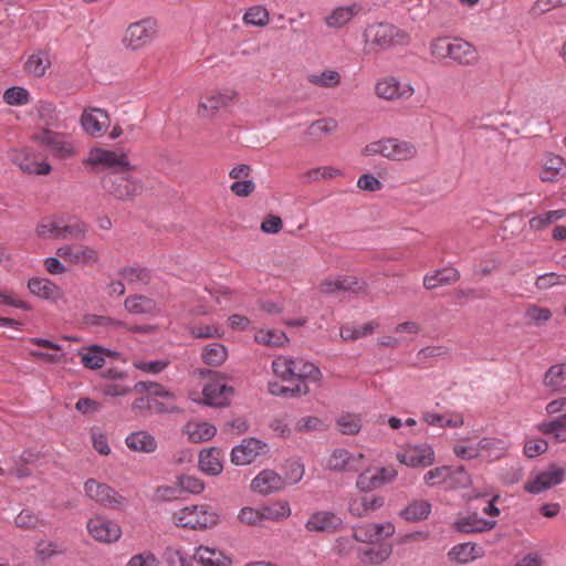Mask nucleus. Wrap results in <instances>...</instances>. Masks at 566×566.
Wrapping results in <instances>:
<instances>
[{
  "label": "nucleus",
  "instance_id": "473e14b6",
  "mask_svg": "<svg viewBox=\"0 0 566 566\" xmlns=\"http://www.w3.org/2000/svg\"><path fill=\"white\" fill-rule=\"evenodd\" d=\"M50 66L51 60L49 53L45 51H38L28 57L24 64V70L34 77H42L45 75L46 70Z\"/></svg>",
  "mask_w": 566,
  "mask_h": 566
},
{
  "label": "nucleus",
  "instance_id": "680f3d73",
  "mask_svg": "<svg viewBox=\"0 0 566 566\" xmlns=\"http://www.w3.org/2000/svg\"><path fill=\"white\" fill-rule=\"evenodd\" d=\"M178 486L180 491L189 492L192 494H199L205 489V484L199 478L187 474L180 475L178 478Z\"/></svg>",
  "mask_w": 566,
  "mask_h": 566
},
{
  "label": "nucleus",
  "instance_id": "c9c22d12",
  "mask_svg": "<svg viewBox=\"0 0 566 566\" xmlns=\"http://www.w3.org/2000/svg\"><path fill=\"white\" fill-rule=\"evenodd\" d=\"M228 357V349L221 343H212L203 347L201 358L205 364L213 367L221 366Z\"/></svg>",
  "mask_w": 566,
  "mask_h": 566
},
{
  "label": "nucleus",
  "instance_id": "3c124183",
  "mask_svg": "<svg viewBox=\"0 0 566 566\" xmlns=\"http://www.w3.org/2000/svg\"><path fill=\"white\" fill-rule=\"evenodd\" d=\"M82 356V364L88 369L102 368L105 364L104 347L93 345L87 353H78Z\"/></svg>",
  "mask_w": 566,
  "mask_h": 566
},
{
  "label": "nucleus",
  "instance_id": "338daca9",
  "mask_svg": "<svg viewBox=\"0 0 566 566\" xmlns=\"http://www.w3.org/2000/svg\"><path fill=\"white\" fill-rule=\"evenodd\" d=\"M39 517L30 510H22L15 517L17 527L25 530H34L39 525Z\"/></svg>",
  "mask_w": 566,
  "mask_h": 566
},
{
  "label": "nucleus",
  "instance_id": "bf43d9fd",
  "mask_svg": "<svg viewBox=\"0 0 566 566\" xmlns=\"http://www.w3.org/2000/svg\"><path fill=\"white\" fill-rule=\"evenodd\" d=\"M3 99L9 105H24L29 103L30 94L21 86H12L6 90Z\"/></svg>",
  "mask_w": 566,
  "mask_h": 566
},
{
  "label": "nucleus",
  "instance_id": "9d476101",
  "mask_svg": "<svg viewBox=\"0 0 566 566\" xmlns=\"http://www.w3.org/2000/svg\"><path fill=\"white\" fill-rule=\"evenodd\" d=\"M365 455L354 454L348 450L335 449L327 460V469L336 472H359L364 469Z\"/></svg>",
  "mask_w": 566,
  "mask_h": 566
},
{
  "label": "nucleus",
  "instance_id": "f03ea898",
  "mask_svg": "<svg viewBox=\"0 0 566 566\" xmlns=\"http://www.w3.org/2000/svg\"><path fill=\"white\" fill-rule=\"evenodd\" d=\"M132 170H111L102 179L103 190L119 201H134L144 191L140 179L129 175Z\"/></svg>",
  "mask_w": 566,
  "mask_h": 566
},
{
  "label": "nucleus",
  "instance_id": "1a4fd4ad",
  "mask_svg": "<svg viewBox=\"0 0 566 566\" xmlns=\"http://www.w3.org/2000/svg\"><path fill=\"white\" fill-rule=\"evenodd\" d=\"M268 444L258 438H245L232 448L231 462L235 465L252 463L259 455L266 453Z\"/></svg>",
  "mask_w": 566,
  "mask_h": 566
},
{
  "label": "nucleus",
  "instance_id": "b1692460",
  "mask_svg": "<svg viewBox=\"0 0 566 566\" xmlns=\"http://www.w3.org/2000/svg\"><path fill=\"white\" fill-rule=\"evenodd\" d=\"M384 504V496H363L359 499L350 500L348 504V511L355 517H365L368 516L370 513L381 509Z\"/></svg>",
  "mask_w": 566,
  "mask_h": 566
},
{
  "label": "nucleus",
  "instance_id": "f3484780",
  "mask_svg": "<svg viewBox=\"0 0 566 566\" xmlns=\"http://www.w3.org/2000/svg\"><path fill=\"white\" fill-rule=\"evenodd\" d=\"M305 527L310 532L335 533L343 527V520L333 512L319 511L310 516Z\"/></svg>",
  "mask_w": 566,
  "mask_h": 566
},
{
  "label": "nucleus",
  "instance_id": "79ce46f5",
  "mask_svg": "<svg viewBox=\"0 0 566 566\" xmlns=\"http://www.w3.org/2000/svg\"><path fill=\"white\" fill-rule=\"evenodd\" d=\"M392 553V546L388 543H381L361 553L360 559L363 563L378 565L389 558Z\"/></svg>",
  "mask_w": 566,
  "mask_h": 566
},
{
  "label": "nucleus",
  "instance_id": "0e129e2a",
  "mask_svg": "<svg viewBox=\"0 0 566 566\" xmlns=\"http://www.w3.org/2000/svg\"><path fill=\"white\" fill-rule=\"evenodd\" d=\"M179 411L175 400L160 401L158 398L149 396V413H171Z\"/></svg>",
  "mask_w": 566,
  "mask_h": 566
},
{
  "label": "nucleus",
  "instance_id": "72a5a7b5",
  "mask_svg": "<svg viewBox=\"0 0 566 566\" xmlns=\"http://www.w3.org/2000/svg\"><path fill=\"white\" fill-rule=\"evenodd\" d=\"M124 306L132 314L143 315L155 313L157 304L148 296L136 294L128 296L124 302Z\"/></svg>",
  "mask_w": 566,
  "mask_h": 566
},
{
  "label": "nucleus",
  "instance_id": "4d7b16f0",
  "mask_svg": "<svg viewBox=\"0 0 566 566\" xmlns=\"http://www.w3.org/2000/svg\"><path fill=\"white\" fill-rule=\"evenodd\" d=\"M361 471L356 481V486L359 491L370 492L380 488L379 480H377V475L374 471L365 467Z\"/></svg>",
  "mask_w": 566,
  "mask_h": 566
},
{
  "label": "nucleus",
  "instance_id": "423d86ee",
  "mask_svg": "<svg viewBox=\"0 0 566 566\" xmlns=\"http://www.w3.org/2000/svg\"><path fill=\"white\" fill-rule=\"evenodd\" d=\"M157 32V23L154 19H143L132 23L124 38L127 48L138 50L149 44Z\"/></svg>",
  "mask_w": 566,
  "mask_h": 566
},
{
  "label": "nucleus",
  "instance_id": "de8ad7c7",
  "mask_svg": "<svg viewBox=\"0 0 566 566\" xmlns=\"http://www.w3.org/2000/svg\"><path fill=\"white\" fill-rule=\"evenodd\" d=\"M118 274L129 284L137 282L148 284L151 279L150 271L140 266H125L119 270Z\"/></svg>",
  "mask_w": 566,
  "mask_h": 566
},
{
  "label": "nucleus",
  "instance_id": "13d9d810",
  "mask_svg": "<svg viewBox=\"0 0 566 566\" xmlns=\"http://www.w3.org/2000/svg\"><path fill=\"white\" fill-rule=\"evenodd\" d=\"M308 81L321 87H335L340 83V75L336 71L328 70L322 74L310 75Z\"/></svg>",
  "mask_w": 566,
  "mask_h": 566
},
{
  "label": "nucleus",
  "instance_id": "393cba45",
  "mask_svg": "<svg viewBox=\"0 0 566 566\" xmlns=\"http://www.w3.org/2000/svg\"><path fill=\"white\" fill-rule=\"evenodd\" d=\"M29 291L36 297L55 302L61 297L60 287L49 279L32 277L28 282Z\"/></svg>",
  "mask_w": 566,
  "mask_h": 566
},
{
  "label": "nucleus",
  "instance_id": "ddd939ff",
  "mask_svg": "<svg viewBox=\"0 0 566 566\" xmlns=\"http://www.w3.org/2000/svg\"><path fill=\"white\" fill-rule=\"evenodd\" d=\"M56 254L63 260L73 264H94L98 262L97 251L88 245L83 244H65L56 250Z\"/></svg>",
  "mask_w": 566,
  "mask_h": 566
},
{
  "label": "nucleus",
  "instance_id": "09e8293b",
  "mask_svg": "<svg viewBox=\"0 0 566 566\" xmlns=\"http://www.w3.org/2000/svg\"><path fill=\"white\" fill-rule=\"evenodd\" d=\"M295 358L280 356L272 363V369L276 376L283 380L293 381V373L295 371Z\"/></svg>",
  "mask_w": 566,
  "mask_h": 566
},
{
  "label": "nucleus",
  "instance_id": "a878e982",
  "mask_svg": "<svg viewBox=\"0 0 566 566\" xmlns=\"http://www.w3.org/2000/svg\"><path fill=\"white\" fill-rule=\"evenodd\" d=\"M233 391V388L227 385L209 384L203 388V400L209 406L223 407L229 403V397Z\"/></svg>",
  "mask_w": 566,
  "mask_h": 566
},
{
  "label": "nucleus",
  "instance_id": "7ed1b4c3",
  "mask_svg": "<svg viewBox=\"0 0 566 566\" xmlns=\"http://www.w3.org/2000/svg\"><path fill=\"white\" fill-rule=\"evenodd\" d=\"M364 36L367 42L379 46L381 50L403 45L409 42V34L405 30L387 22H378L368 25Z\"/></svg>",
  "mask_w": 566,
  "mask_h": 566
},
{
  "label": "nucleus",
  "instance_id": "2f4dec72",
  "mask_svg": "<svg viewBox=\"0 0 566 566\" xmlns=\"http://www.w3.org/2000/svg\"><path fill=\"white\" fill-rule=\"evenodd\" d=\"M431 513V504L426 500L412 501L399 512V516L407 522H420Z\"/></svg>",
  "mask_w": 566,
  "mask_h": 566
},
{
  "label": "nucleus",
  "instance_id": "a19ab883",
  "mask_svg": "<svg viewBox=\"0 0 566 566\" xmlns=\"http://www.w3.org/2000/svg\"><path fill=\"white\" fill-rule=\"evenodd\" d=\"M13 163H15L20 169L24 172L35 174V175H48L51 171V166L45 161H36L23 154H17L13 157Z\"/></svg>",
  "mask_w": 566,
  "mask_h": 566
},
{
  "label": "nucleus",
  "instance_id": "39448f33",
  "mask_svg": "<svg viewBox=\"0 0 566 566\" xmlns=\"http://www.w3.org/2000/svg\"><path fill=\"white\" fill-rule=\"evenodd\" d=\"M86 495L96 503L115 510L126 505V499L105 483L88 479L84 484Z\"/></svg>",
  "mask_w": 566,
  "mask_h": 566
},
{
  "label": "nucleus",
  "instance_id": "c756f323",
  "mask_svg": "<svg viewBox=\"0 0 566 566\" xmlns=\"http://www.w3.org/2000/svg\"><path fill=\"white\" fill-rule=\"evenodd\" d=\"M361 7L358 3H353L347 7H338L325 18V23L328 28L339 29L346 25L359 11Z\"/></svg>",
  "mask_w": 566,
  "mask_h": 566
},
{
  "label": "nucleus",
  "instance_id": "f8f14e48",
  "mask_svg": "<svg viewBox=\"0 0 566 566\" xmlns=\"http://www.w3.org/2000/svg\"><path fill=\"white\" fill-rule=\"evenodd\" d=\"M397 459L400 463L412 468L429 467L434 462V452L427 443L409 446L397 454Z\"/></svg>",
  "mask_w": 566,
  "mask_h": 566
},
{
  "label": "nucleus",
  "instance_id": "e2e57ef3",
  "mask_svg": "<svg viewBox=\"0 0 566 566\" xmlns=\"http://www.w3.org/2000/svg\"><path fill=\"white\" fill-rule=\"evenodd\" d=\"M564 285L566 284V274H556L554 272L545 273L537 276L535 286L538 290H547L555 285Z\"/></svg>",
  "mask_w": 566,
  "mask_h": 566
},
{
  "label": "nucleus",
  "instance_id": "20e7f679",
  "mask_svg": "<svg viewBox=\"0 0 566 566\" xmlns=\"http://www.w3.org/2000/svg\"><path fill=\"white\" fill-rule=\"evenodd\" d=\"M175 520L177 526L197 530L217 525L219 516L216 512L208 510L205 505H192L176 512Z\"/></svg>",
  "mask_w": 566,
  "mask_h": 566
},
{
  "label": "nucleus",
  "instance_id": "5701e85b",
  "mask_svg": "<svg viewBox=\"0 0 566 566\" xmlns=\"http://www.w3.org/2000/svg\"><path fill=\"white\" fill-rule=\"evenodd\" d=\"M222 458V450L217 447L203 450L199 453V468L208 475H219L223 470Z\"/></svg>",
  "mask_w": 566,
  "mask_h": 566
},
{
  "label": "nucleus",
  "instance_id": "6ab92c4d",
  "mask_svg": "<svg viewBox=\"0 0 566 566\" xmlns=\"http://www.w3.org/2000/svg\"><path fill=\"white\" fill-rule=\"evenodd\" d=\"M81 124L87 134L96 136L104 133L109 126V117L104 109L90 108L82 114Z\"/></svg>",
  "mask_w": 566,
  "mask_h": 566
},
{
  "label": "nucleus",
  "instance_id": "4468645a",
  "mask_svg": "<svg viewBox=\"0 0 566 566\" xmlns=\"http://www.w3.org/2000/svg\"><path fill=\"white\" fill-rule=\"evenodd\" d=\"M34 139L46 146L59 158H69L74 155L73 145L60 133L43 129L34 135Z\"/></svg>",
  "mask_w": 566,
  "mask_h": 566
},
{
  "label": "nucleus",
  "instance_id": "0eeeda50",
  "mask_svg": "<svg viewBox=\"0 0 566 566\" xmlns=\"http://www.w3.org/2000/svg\"><path fill=\"white\" fill-rule=\"evenodd\" d=\"M566 475L565 468L549 465L546 470L537 473L533 479H530L524 490L531 494H539L553 486L560 484Z\"/></svg>",
  "mask_w": 566,
  "mask_h": 566
},
{
  "label": "nucleus",
  "instance_id": "4c0bfd02",
  "mask_svg": "<svg viewBox=\"0 0 566 566\" xmlns=\"http://www.w3.org/2000/svg\"><path fill=\"white\" fill-rule=\"evenodd\" d=\"M539 431L552 436L557 442H566V413L539 424Z\"/></svg>",
  "mask_w": 566,
  "mask_h": 566
},
{
  "label": "nucleus",
  "instance_id": "aec40b11",
  "mask_svg": "<svg viewBox=\"0 0 566 566\" xmlns=\"http://www.w3.org/2000/svg\"><path fill=\"white\" fill-rule=\"evenodd\" d=\"M192 558L201 566H232V558L216 547L200 545Z\"/></svg>",
  "mask_w": 566,
  "mask_h": 566
},
{
  "label": "nucleus",
  "instance_id": "2eb2a0df",
  "mask_svg": "<svg viewBox=\"0 0 566 566\" xmlns=\"http://www.w3.org/2000/svg\"><path fill=\"white\" fill-rule=\"evenodd\" d=\"M376 94L384 99L409 98L415 90L409 83H400L396 77L381 78L376 84Z\"/></svg>",
  "mask_w": 566,
  "mask_h": 566
},
{
  "label": "nucleus",
  "instance_id": "774afa93",
  "mask_svg": "<svg viewBox=\"0 0 566 566\" xmlns=\"http://www.w3.org/2000/svg\"><path fill=\"white\" fill-rule=\"evenodd\" d=\"M158 559L151 552H144L142 554L134 555L127 566H158Z\"/></svg>",
  "mask_w": 566,
  "mask_h": 566
},
{
  "label": "nucleus",
  "instance_id": "f704fd0d",
  "mask_svg": "<svg viewBox=\"0 0 566 566\" xmlns=\"http://www.w3.org/2000/svg\"><path fill=\"white\" fill-rule=\"evenodd\" d=\"M269 392L273 396L296 398L305 396L310 392L306 384H295L293 386H284L277 381H270L268 385Z\"/></svg>",
  "mask_w": 566,
  "mask_h": 566
},
{
  "label": "nucleus",
  "instance_id": "a211bd4d",
  "mask_svg": "<svg viewBox=\"0 0 566 566\" xmlns=\"http://www.w3.org/2000/svg\"><path fill=\"white\" fill-rule=\"evenodd\" d=\"M285 488V480L273 470L261 471L251 482V489L262 495L279 492Z\"/></svg>",
  "mask_w": 566,
  "mask_h": 566
},
{
  "label": "nucleus",
  "instance_id": "c85d7f7f",
  "mask_svg": "<svg viewBox=\"0 0 566 566\" xmlns=\"http://www.w3.org/2000/svg\"><path fill=\"white\" fill-rule=\"evenodd\" d=\"M295 371L293 373V381L296 384L304 382L308 386V382L319 384L322 379V373L318 367L310 361L295 358Z\"/></svg>",
  "mask_w": 566,
  "mask_h": 566
},
{
  "label": "nucleus",
  "instance_id": "e433bc0d",
  "mask_svg": "<svg viewBox=\"0 0 566 566\" xmlns=\"http://www.w3.org/2000/svg\"><path fill=\"white\" fill-rule=\"evenodd\" d=\"M481 548L473 543H461L453 546L449 552V557L460 564L469 563L480 556Z\"/></svg>",
  "mask_w": 566,
  "mask_h": 566
},
{
  "label": "nucleus",
  "instance_id": "cd10ccee",
  "mask_svg": "<svg viewBox=\"0 0 566 566\" xmlns=\"http://www.w3.org/2000/svg\"><path fill=\"white\" fill-rule=\"evenodd\" d=\"M235 97V92L226 91L210 95L199 104V115H213L221 107H226Z\"/></svg>",
  "mask_w": 566,
  "mask_h": 566
},
{
  "label": "nucleus",
  "instance_id": "864d4df0",
  "mask_svg": "<svg viewBox=\"0 0 566 566\" xmlns=\"http://www.w3.org/2000/svg\"><path fill=\"white\" fill-rule=\"evenodd\" d=\"M565 216V210H552L539 216L533 217L530 220V228L534 231H541L554 221L559 220Z\"/></svg>",
  "mask_w": 566,
  "mask_h": 566
},
{
  "label": "nucleus",
  "instance_id": "dca6fc26",
  "mask_svg": "<svg viewBox=\"0 0 566 566\" xmlns=\"http://www.w3.org/2000/svg\"><path fill=\"white\" fill-rule=\"evenodd\" d=\"M87 531L95 539L104 543L116 542L122 535L118 524L104 517L91 518Z\"/></svg>",
  "mask_w": 566,
  "mask_h": 566
},
{
  "label": "nucleus",
  "instance_id": "4be33fe9",
  "mask_svg": "<svg viewBox=\"0 0 566 566\" xmlns=\"http://www.w3.org/2000/svg\"><path fill=\"white\" fill-rule=\"evenodd\" d=\"M496 525V521L480 517L476 513L459 517L453 526L455 531L465 534L483 533L492 530Z\"/></svg>",
  "mask_w": 566,
  "mask_h": 566
},
{
  "label": "nucleus",
  "instance_id": "49530a36",
  "mask_svg": "<svg viewBox=\"0 0 566 566\" xmlns=\"http://www.w3.org/2000/svg\"><path fill=\"white\" fill-rule=\"evenodd\" d=\"M449 473L447 488L465 489L472 485L471 475L463 465L449 467Z\"/></svg>",
  "mask_w": 566,
  "mask_h": 566
},
{
  "label": "nucleus",
  "instance_id": "bb28decb",
  "mask_svg": "<svg viewBox=\"0 0 566 566\" xmlns=\"http://www.w3.org/2000/svg\"><path fill=\"white\" fill-rule=\"evenodd\" d=\"M460 272L451 266L436 270L432 273H428L423 279V286L427 290H433L441 285H447L459 281Z\"/></svg>",
  "mask_w": 566,
  "mask_h": 566
},
{
  "label": "nucleus",
  "instance_id": "6e6d98bb",
  "mask_svg": "<svg viewBox=\"0 0 566 566\" xmlns=\"http://www.w3.org/2000/svg\"><path fill=\"white\" fill-rule=\"evenodd\" d=\"M255 340L269 346H281L287 342V337L285 333L281 331L261 329L256 333Z\"/></svg>",
  "mask_w": 566,
  "mask_h": 566
},
{
  "label": "nucleus",
  "instance_id": "6e6552de",
  "mask_svg": "<svg viewBox=\"0 0 566 566\" xmlns=\"http://www.w3.org/2000/svg\"><path fill=\"white\" fill-rule=\"evenodd\" d=\"M86 161L92 166H103L112 170L123 171L135 169V166L130 165L127 155L123 151L94 148L90 151Z\"/></svg>",
  "mask_w": 566,
  "mask_h": 566
},
{
  "label": "nucleus",
  "instance_id": "f257e3e1",
  "mask_svg": "<svg viewBox=\"0 0 566 566\" xmlns=\"http://www.w3.org/2000/svg\"><path fill=\"white\" fill-rule=\"evenodd\" d=\"M430 53L438 60L451 59L459 65L471 66L478 63L476 49L468 41L459 38H437L430 43Z\"/></svg>",
  "mask_w": 566,
  "mask_h": 566
},
{
  "label": "nucleus",
  "instance_id": "7c9ffc66",
  "mask_svg": "<svg viewBox=\"0 0 566 566\" xmlns=\"http://www.w3.org/2000/svg\"><path fill=\"white\" fill-rule=\"evenodd\" d=\"M126 446L132 451L151 453L157 448L156 439L147 431L132 432L126 437Z\"/></svg>",
  "mask_w": 566,
  "mask_h": 566
},
{
  "label": "nucleus",
  "instance_id": "603ef678",
  "mask_svg": "<svg viewBox=\"0 0 566 566\" xmlns=\"http://www.w3.org/2000/svg\"><path fill=\"white\" fill-rule=\"evenodd\" d=\"M336 424L343 434H357L361 429V419L355 413H345L337 418Z\"/></svg>",
  "mask_w": 566,
  "mask_h": 566
},
{
  "label": "nucleus",
  "instance_id": "412c9836",
  "mask_svg": "<svg viewBox=\"0 0 566 566\" xmlns=\"http://www.w3.org/2000/svg\"><path fill=\"white\" fill-rule=\"evenodd\" d=\"M384 157L390 160H409L417 155V148L413 144L397 138L384 139Z\"/></svg>",
  "mask_w": 566,
  "mask_h": 566
},
{
  "label": "nucleus",
  "instance_id": "5fc2aeb1",
  "mask_svg": "<svg viewBox=\"0 0 566 566\" xmlns=\"http://www.w3.org/2000/svg\"><path fill=\"white\" fill-rule=\"evenodd\" d=\"M216 433L217 428L213 424L199 422L189 431V439L195 443H200L212 439Z\"/></svg>",
  "mask_w": 566,
  "mask_h": 566
},
{
  "label": "nucleus",
  "instance_id": "ea45409f",
  "mask_svg": "<svg viewBox=\"0 0 566 566\" xmlns=\"http://www.w3.org/2000/svg\"><path fill=\"white\" fill-rule=\"evenodd\" d=\"M337 122L334 118L326 117L313 122L306 129V135L313 140H319L324 136L334 133L337 128Z\"/></svg>",
  "mask_w": 566,
  "mask_h": 566
},
{
  "label": "nucleus",
  "instance_id": "8fccbe9b",
  "mask_svg": "<svg viewBox=\"0 0 566 566\" xmlns=\"http://www.w3.org/2000/svg\"><path fill=\"white\" fill-rule=\"evenodd\" d=\"M269 21V11L262 6H253L249 8L243 15V22L248 25L265 27Z\"/></svg>",
  "mask_w": 566,
  "mask_h": 566
},
{
  "label": "nucleus",
  "instance_id": "a18cd8bd",
  "mask_svg": "<svg viewBox=\"0 0 566 566\" xmlns=\"http://www.w3.org/2000/svg\"><path fill=\"white\" fill-rule=\"evenodd\" d=\"M135 390L138 392H146L147 396L154 398H163L167 400H175V394L166 389L163 385L154 381H138L135 385Z\"/></svg>",
  "mask_w": 566,
  "mask_h": 566
},
{
  "label": "nucleus",
  "instance_id": "58836bf2",
  "mask_svg": "<svg viewBox=\"0 0 566 566\" xmlns=\"http://www.w3.org/2000/svg\"><path fill=\"white\" fill-rule=\"evenodd\" d=\"M566 381V363L556 364L548 368L544 376V385L551 388L553 391H559L563 389V385Z\"/></svg>",
  "mask_w": 566,
  "mask_h": 566
},
{
  "label": "nucleus",
  "instance_id": "052dcab7",
  "mask_svg": "<svg viewBox=\"0 0 566 566\" xmlns=\"http://www.w3.org/2000/svg\"><path fill=\"white\" fill-rule=\"evenodd\" d=\"M449 467H438L434 469L429 470L424 476L423 480L427 485L433 486L438 484H446L448 483V476H449Z\"/></svg>",
  "mask_w": 566,
  "mask_h": 566
},
{
  "label": "nucleus",
  "instance_id": "9b49d317",
  "mask_svg": "<svg viewBox=\"0 0 566 566\" xmlns=\"http://www.w3.org/2000/svg\"><path fill=\"white\" fill-rule=\"evenodd\" d=\"M366 282L358 280L356 276L343 275L327 277L319 283V291L326 295H334L340 292L360 293L365 291Z\"/></svg>",
  "mask_w": 566,
  "mask_h": 566
},
{
  "label": "nucleus",
  "instance_id": "69168bd1",
  "mask_svg": "<svg viewBox=\"0 0 566 566\" xmlns=\"http://www.w3.org/2000/svg\"><path fill=\"white\" fill-rule=\"evenodd\" d=\"M564 159L559 156H551L545 161V170L542 175V180H553V178L562 170Z\"/></svg>",
  "mask_w": 566,
  "mask_h": 566
},
{
  "label": "nucleus",
  "instance_id": "37998d69",
  "mask_svg": "<svg viewBox=\"0 0 566 566\" xmlns=\"http://www.w3.org/2000/svg\"><path fill=\"white\" fill-rule=\"evenodd\" d=\"M87 233V226L83 221H77L73 224H61L56 233V239L60 240H83Z\"/></svg>",
  "mask_w": 566,
  "mask_h": 566
},
{
  "label": "nucleus",
  "instance_id": "c03bdc74",
  "mask_svg": "<svg viewBox=\"0 0 566 566\" xmlns=\"http://www.w3.org/2000/svg\"><path fill=\"white\" fill-rule=\"evenodd\" d=\"M273 513L270 507H264L262 511L255 510L253 507H243L241 509L238 518L240 522L247 525H259L265 518H272Z\"/></svg>",
  "mask_w": 566,
  "mask_h": 566
}]
</instances>
